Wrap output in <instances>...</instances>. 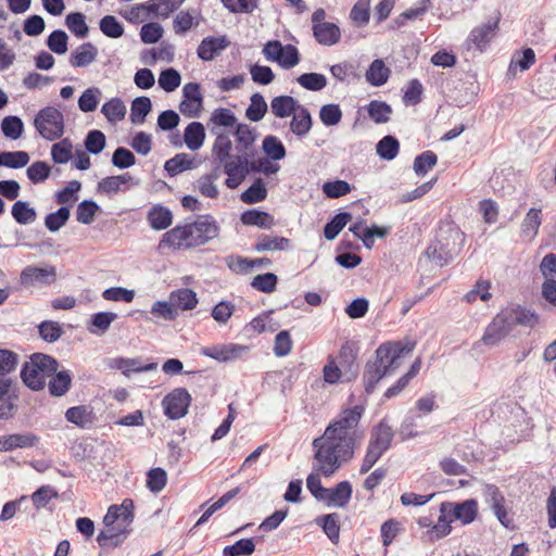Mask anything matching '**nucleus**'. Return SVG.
I'll use <instances>...</instances> for the list:
<instances>
[{
  "instance_id": "6ab92c4d",
  "label": "nucleus",
  "mask_w": 556,
  "mask_h": 556,
  "mask_svg": "<svg viewBox=\"0 0 556 556\" xmlns=\"http://www.w3.org/2000/svg\"><path fill=\"white\" fill-rule=\"evenodd\" d=\"M110 367L118 369L123 375L129 377L132 372H148L155 370L157 368V364L151 362L143 365L139 358L115 357L111 359Z\"/></svg>"
},
{
  "instance_id": "9d476101",
  "label": "nucleus",
  "mask_w": 556,
  "mask_h": 556,
  "mask_svg": "<svg viewBox=\"0 0 556 556\" xmlns=\"http://www.w3.org/2000/svg\"><path fill=\"white\" fill-rule=\"evenodd\" d=\"M462 232L458 229L450 228L448 237L444 238L443 233L439 235V238L429 244L425 254L433 261L438 266L443 267L448 264L455 253V241L459 240Z\"/></svg>"
},
{
  "instance_id": "0e129e2a",
  "label": "nucleus",
  "mask_w": 556,
  "mask_h": 556,
  "mask_svg": "<svg viewBox=\"0 0 556 556\" xmlns=\"http://www.w3.org/2000/svg\"><path fill=\"white\" fill-rule=\"evenodd\" d=\"M99 205L92 200H84L76 210V218L79 223L90 225L99 211Z\"/></svg>"
},
{
  "instance_id": "e433bc0d",
  "label": "nucleus",
  "mask_w": 556,
  "mask_h": 556,
  "mask_svg": "<svg viewBox=\"0 0 556 556\" xmlns=\"http://www.w3.org/2000/svg\"><path fill=\"white\" fill-rule=\"evenodd\" d=\"M193 167H195L194 161L187 153H178L164 164V169L170 177L177 176Z\"/></svg>"
},
{
  "instance_id": "c85d7f7f",
  "label": "nucleus",
  "mask_w": 556,
  "mask_h": 556,
  "mask_svg": "<svg viewBox=\"0 0 556 556\" xmlns=\"http://www.w3.org/2000/svg\"><path fill=\"white\" fill-rule=\"evenodd\" d=\"M301 104L291 96H278L271 99V113L278 118L291 116Z\"/></svg>"
},
{
  "instance_id": "39448f33",
  "label": "nucleus",
  "mask_w": 556,
  "mask_h": 556,
  "mask_svg": "<svg viewBox=\"0 0 556 556\" xmlns=\"http://www.w3.org/2000/svg\"><path fill=\"white\" fill-rule=\"evenodd\" d=\"M134 502L125 498L121 505H111L103 517L105 530L100 531L97 542L101 547L118 546L130 532L134 521Z\"/></svg>"
},
{
  "instance_id": "338daca9",
  "label": "nucleus",
  "mask_w": 556,
  "mask_h": 556,
  "mask_svg": "<svg viewBox=\"0 0 556 556\" xmlns=\"http://www.w3.org/2000/svg\"><path fill=\"white\" fill-rule=\"evenodd\" d=\"M181 83V77L175 68H166L159 76V85L166 92H173Z\"/></svg>"
},
{
  "instance_id": "7c9ffc66",
  "label": "nucleus",
  "mask_w": 556,
  "mask_h": 556,
  "mask_svg": "<svg viewBox=\"0 0 556 556\" xmlns=\"http://www.w3.org/2000/svg\"><path fill=\"white\" fill-rule=\"evenodd\" d=\"M541 224V208L531 207L521 223V236L528 240L534 239L538 235Z\"/></svg>"
},
{
  "instance_id": "a19ab883",
  "label": "nucleus",
  "mask_w": 556,
  "mask_h": 556,
  "mask_svg": "<svg viewBox=\"0 0 556 556\" xmlns=\"http://www.w3.org/2000/svg\"><path fill=\"white\" fill-rule=\"evenodd\" d=\"M232 149V142L227 135L219 134L212 147V155L214 162H219V165L224 164L232 156L230 155Z\"/></svg>"
},
{
  "instance_id": "052dcab7",
  "label": "nucleus",
  "mask_w": 556,
  "mask_h": 556,
  "mask_svg": "<svg viewBox=\"0 0 556 556\" xmlns=\"http://www.w3.org/2000/svg\"><path fill=\"white\" fill-rule=\"evenodd\" d=\"M1 130L7 138L18 139L24 130V124L17 116H7L2 119Z\"/></svg>"
},
{
  "instance_id": "603ef678",
  "label": "nucleus",
  "mask_w": 556,
  "mask_h": 556,
  "mask_svg": "<svg viewBox=\"0 0 556 556\" xmlns=\"http://www.w3.org/2000/svg\"><path fill=\"white\" fill-rule=\"evenodd\" d=\"M370 17V1L358 0L350 12V18L357 27H363L368 24Z\"/></svg>"
},
{
  "instance_id": "09e8293b",
  "label": "nucleus",
  "mask_w": 556,
  "mask_h": 556,
  "mask_svg": "<svg viewBox=\"0 0 556 556\" xmlns=\"http://www.w3.org/2000/svg\"><path fill=\"white\" fill-rule=\"evenodd\" d=\"M367 112L375 123L384 124L390 121L392 109L383 101L372 100L367 105Z\"/></svg>"
},
{
  "instance_id": "bb28decb",
  "label": "nucleus",
  "mask_w": 556,
  "mask_h": 556,
  "mask_svg": "<svg viewBox=\"0 0 556 556\" xmlns=\"http://www.w3.org/2000/svg\"><path fill=\"white\" fill-rule=\"evenodd\" d=\"M326 503L328 506L345 507L352 496V485L349 481H342L334 488L328 489Z\"/></svg>"
},
{
  "instance_id": "f8f14e48",
  "label": "nucleus",
  "mask_w": 556,
  "mask_h": 556,
  "mask_svg": "<svg viewBox=\"0 0 556 556\" xmlns=\"http://www.w3.org/2000/svg\"><path fill=\"white\" fill-rule=\"evenodd\" d=\"M249 159V155L239 154L222 164L224 173L228 176L225 185L229 189L238 188L250 174Z\"/></svg>"
},
{
  "instance_id": "bf43d9fd",
  "label": "nucleus",
  "mask_w": 556,
  "mask_h": 556,
  "mask_svg": "<svg viewBox=\"0 0 556 556\" xmlns=\"http://www.w3.org/2000/svg\"><path fill=\"white\" fill-rule=\"evenodd\" d=\"M70 208L61 206L56 212L50 213L45 217V225L51 232L60 230L70 218Z\"/></svg>"
},
{
  "instance_id": "8fccbe9b",
  "label": "nucleus",
  "mask_w": 556,
  "mask_h": 556,
  "mask_svg": "<svg viewBox=\"0 0 556 556\" xmlns=\"http://www.w3.org/2000/svg\"><path fill=\"white\" fill-rule=\"evenodd\" d=\"M250 101V105L245 111V116L251 122H258L265 116L268 110L267 103L265 102L264 97L258 92L252 94Z\"/></svg>"
},
{
  "instance_id": "9b49d317",
  "label": "nucleus",
  "mask_w": 556,
  "mask_h": 556,
  "mask_svg": "<svg viewBox=\"0 0 556 556\" xmlns=\"http://www.w3.org/2000/svg\"><path fill=\"white\" fill-rule=\"evenodd\" d=\"M191 403V395L185 388H177L169 392L162 401L164 414L172 420L185 417Z\"/></svg>"
},
{
  "instance_id": "4d7b16f0",
  "label": "nucleus",
  "mask_w": 556,
  "mask_h": 556,
  "mask_svg": "<svg viewBox=\"0 0 556 556\" xmlns=\"http://www.w3.org/2000/svg\"><path fill=\"white\" fill-rule=\"evenodd\" d=\"M255 551L253 539H241L235 544L224 547L223 556H250Z\"/></svg>"
},
{
  "instance_id": "a211bd4d",
  "label": "nucleus",
  "mask_w": 556,
  "mask_h": 556,
  "mask_svg": "<svg viewBox=\"0 0 556 556\" xmlns=\"http://www.w3.org/2000/svg\"><path fill=\"white\" fill-rule=\"evenodd\" d=\"M356 358L357 351L352 343L345 342L340 349L337 363L344 372L345 381H351L357 377Z\"/></svg>"
},
{
  "instance_id": "5701e85b",
  "label": "nucleus",
  "mask_w": 556,
  "mask_h": 556,
  "mask_svg": "<svg viewBox=\"0 0 556 556\" xmlns=\"http://www.w3.org/2000/svg\"><path fill=\"white\" fill-rule=\"evenodd\" d=\"M313 125L312 115L309 111L300 105L296 111L292 114L290 122L291 131L299 138H304L309 132Z\"/></svg>"
},
{
  "instance_id": "6e6d98bb",
  "label": "nucleus",
  "mask_w": 556,
  "mask_h": 556,
  "mask_svg": "<svg viewBox=\"0 0 556 556\" xmlns=\"http://www.w3.org/2000/svg\"><path fill=\"white\" fill-rule=\"evenodd\" d=\"M317 523L321 526L325 534L332 543H337L340 536V526L337 514H328L317 519Z\"/></svg>"
},
{
  "instance_id": "de8ad7c7",
  "label": "nucleus",
  "mask_w": 556,
  "mask_h": 556,
  "mask_svg": "<svg viewBox=\"0 0 556 556\" xmlns=\"http://www.w3.org/2000/svg\"><path fill=\"white\" fill-rule=\"evenodd\" d=\"M352 219L351 213L341 212L337 214L330 222L325 225L324 236L327 240H333L340 231Z\"/></svg>"
},
{
  "instance_id": "20e7f679",
  "label": "nucleus",
  "mask_w": 556,
  "mask_h": 556,
  "mask_svg": "<svg viewBox=\"0 0 556 556\" xmlns=\"http://www.w3.org/2000/svg\"><path fill=\"white\" fill-rule=\"evenodd\" d=\"M538 315L519 305H511L497 313L486 326L481 342L486 346L498 345L517 325L534 327Z\"/></svg>"
},
{
  "instance_id": "774afa93",
  "label": "nucleus",
  "mask_w": 556,
  "mask_h": 556,
  "mask_svg": "<svg viewBox=\"0 0 556 556\" xmlns=\"http://www.w3.org/2000/svg\"><path fill=\"white\" fill-rule=\"evenodd\" d=\"M68 36L62 29L53 30L47 38L48 48L56 53L64 54L67 51Z\"/></svg>"
},
{
  "instance_id": "4468645a",
  "label": "nucleus",
  "mask_w": 556,
  "mask_h": 556,
  "mask_svg": "<svg viewBox=\"0 0 556 556\" xmlns=\"http://www.w3.org/2000/svg\"><path fill=\"white\" fill-rule=\"evenodd\" d=\"M56 270L53 266L40 268L35 266H26L20 276L22 286L29 288L33 286H49L55 281Z\"/></svg>"
},
{
  "instance_id": "1a4fd4ad",
  "label": "nucleus",
  "mask_w": 556,
  "mask_h": 556,
  "mask_svg": "<svg viewBox=\"0 0 556 556\" xmlns=\"http://www.w3.org/2000/svg\"><path fill=\"white\" fill-rule=\"evenodd\" d=\"M34 125L40 136L49 141L58 140L64 134V116L54 106L41 109L35 116Z\"/></svg>"
},
{
  "instance_id": "79ce46f5",
  "label": "nucleus",
  "mask_w": 556,
  "mask_h": 556,
  "mask_svg": "<svg viewBox=\"0 0 556 556\" xmlns=\"http://www.w3.org/2000/svg\"><path fill=\"white\" fill-rule=\"evenodd\" d=\"M151 109V100L148 97L136 98L130 106V122L135 125L143 124Z\"/></svg>"
},
{
  "instance_id": "69168bd1",
  "label": "nucleus",
  "mask_w": 556,
  "mask_h": 556,
  "mask_svg": "<svg viewBox=\"0 0 556 556\" xmlns=\"http://www.w3.org/2000/svg\"><path fill=\"white\" fill-rule=\"evenodd\" d=\"M101 91L97 87L86 89L78 99L79 110L89 113L93 112L99 103V96Z\"/></svg>"
},
{
  "instance_id": "a878e982",
  "label": "nucleus",
  "mask_w": 556,
  "mask_h": 556,
  "mask_svg": "<svg viewBox=\"0 0 556 556\" xmlns=\"http://www.w3.org/2000/svg\"><path fill=\"white\" fill-rule=\"evenodd\" d=\"M147 219L152 229L164 230L172 225L173 214L168 207L156 204L148 211Z\"/></svg>"
},
{
  "instance_id": "c756f323",
  "label": "nucleus",
  "mask_w": 556,
  "mask_h": 556,
  "mask_svg": "<svg viewBox=\"0 0 556 556\" xmlns=\"http://www.w3.org/2000/svg\"><path fill=\"white\" fill-rule=\"evenodd\" d=\"M290 249V240L285 237L261 235L257 237L254 251H287Z\"/></svg>"
},
{
  "instance_id": "b1692460",
  "label": "nucleus",
  "mask_w": 556,
  "mask_h": 556,
  "mask_svg": "<svg viewBox=\"0 0 556 556\" xmlns=\"http://www.w3.org/2000/svg\"><path fill=\"white\" fill-rule=\"evenodd\" d=\"M313 35L318 43L328 47L338 43L341 38L339 26L330 22L313 27Z\"/></svg>"
},
{
  "instance_id": "412c9836",
  "label": "nucleus",
  "mask_w": 556,
  "mask_h": 556,
  "mask_svg": "<svg viewBox=\"0 0 556 556\" xmlns=\"http://www.w3.org/2000/svg\"><path fill=\"white\" fill-rule=\"evenodd\" d=\"M65 419L79 428H88L96 419L93 408L89 405L70 407L65 412Z\"/></svg>"
},
{
  "instance_id": "2f4dec72",
  "label": "nucleus",
  "mask_w": 556,
  "mask_h": 556,
  "mask_svg": "<svg viewBox=\"0 0 556 556\" xmlns=\"http://www.w3.org/2000/svg\"><path fill=\"white\" fill-rule=\"evenodd\" d=\"M117 318V314L113 312H99L91 316L87 329L90 333L96 336L104 334L111 324Z\"/></svg>"
},
{
  "instance_id": "f03ea898",
  "label": "nucleus",
  "mask_w": 556,
  "mask_h": 556,
  "mask_svg": "<svg viewBox=\"0 0 556 556\" xmlns=\"http://www.w3.org/2000/svg\"><path fill=\"white\" fill-rule=\"evenodd\" d=\"M333 430L325 431L312 442L314 450L312 468L328 478L333 476L343 464L350 462L356 446L332 435Z\"/></svg>"
},
{
  "instance_id": "f3484780",
  "label": "nucleus",
  "mask_w": 556,
  "mask_h": 556,
  "mask_svg": "<svg viewBox=\"0 0 556 556\" xmlns=\"http://www.w3.org/2000/svg\"><path fill=\"white\" fill-rule=\"evenodd\" d=\"M230 45L227 36L219 37L207 36L200 42L197 54L203 61H212L222 51L227 49Z\"/></svg>"
},
{
  "instance_id": "2eb2a0df",
  "label": "nucleus",
  "mask_w": 556,
  "mask_h": 556,
  "mask_svg": "<svg viewBox=\"0 0 556 556\" xmlns=\"http://www.w3.org/2000/svg\"><path fill=\"white\" fill-rule=\"evenodd\" d=\"M248 350V346L236 343L214 344L203 348L201 354L218 362H231L240 358Z\"/></svg>"
},
{
  "instance_id": "7ed1b4c3",
  "label": "nucleus",
  "mask_w": 556,
  "mask_h": 556,
  "mask_svg": "<svg viewBox=\"0 0 556 556\" xmlns=\"http://www.w3.org/2000/svg\"><path fill=\"white\" fill-rule=\"evenodd\" d=\"M414 345L406 346L401 342H388L379 345L375 358L365 366L363 382L367 394L375 391L377 383L386 376L391 375L400 366V359L412 352Z\"/></svg>"
},
{
  "instance_id": "ddd939ff",
  "label": "nucleus",
  "mask_w": 556,
  "mask_h": 556,
  "mask_svg": "<svg viewBox=\"0 0 556 556\" xmlns=\"http://www.w3.org/2000/svg\"><path fill=\"white\" fill-rule=\"evenodd\" d=\"M440 513L448 515L450 518L460 520L464 525L472 522L478 515V503L473 498L462 503L444 502L440 506Z\"/></svg>"
},
{
  "instance_id": "6e6552de",
  "label": "nucleus",
  "mask_w": 556,
  "mask_h": 556,
  "mask_svg": "<svg viewBox=\"0 0 556 556\" xmlns=\"http://www.w3.org/2000/svg\"><path fill=\"white\" fill-rule=\"evenodd\" d=\"M394 432L391 426L381 420L370 432L366 455L363 458L359 472H368L380 457L390 448Z\"/></svg>"
},
{
  "instance_id": "3c124183",
  "label": "nucleus",
  "mask_w": 556,
  "mask_h": 556,
  "mask_svg": "<svg viewBox=\"0 0 556 556\" xmlns=\"http://www.w3.org/2000/svg\"><path fill=\"white\" fill-rule=\"evenodd\" d=\"M29 162V154L25 151L1 152L0 166L22 168Z\"/></svg>"
},
{
  "instance_id": "a18cd8bd",
  "label": "nucleus",
  "mask_w": 556,
  "mask_h": 556,
  "mask_svg": "<svg viewBox=\"0 0 556 556\" xmlns=\"http://www.w3.org/2000/svg\"><path fill=\"white\" fill-rule=\"evenodd\" d=\"M267 189L262 178H256L254 182L241 193L240 199L245 204H254L265 200Z\"/></svg>"
},
{
  "instance_id": "680f3d73",
  "label": "nucleus",
  "mask_w": 556,
  "mask_h": 556,
  "mask_svg": "<svg viewBox=\"0 0 556 556\" xmlns=\"http://www.w3.org/2000/svg\"><path fill=\"white\" fill-rule=\"evenodd\" d=\"M40 338L49 343L58 341L63 334L61 325L56 321L45 320L38 326Z\"/></svg>"
},
{
  "instance_id": "ea45409f",
  "label": "nucleus",
  "mask_w": 556,
  "mask_h": 556,
  "mask_svg": "<svg viewBox=\"0 0 556 556\" xmlns=\"http://www.w3.org/2000/svg\"><path fill=\"white\" fill-rule=\"evenodd\" d=\"M50 378L48 388L50 394L53 396L64 395L72 386V376L68 370H56V372Z\"/></svg>"
},
{
  "instance_id": "5fc2aeb1",
  "label": "nucleus",
  "mask_w": 556,
  "mask_h": 556,
  "mask_svg": "<svg viewBox=\"0 0 556 556\" xmlns=\"http://www.w3.org/2000/svg\"><path fill=\"white\" fill-rule=\"evenodd\" d=\"M65 24L68 29L78 38H86L89 33L88 25L85 21V15L80 12L70 13L65 17Z\"/></svg>"
},
{
  "instance_id": "37998d69",
  "label": "nucleus",
  "mask_w": 556,
  "mask_h": 556,
  "mask_svg": "<svg viewBox=\"0 0 556 556\" xmlns=\"http://www.w3.org/2000/svg\"><path fill=\"white\" fill-rule=\"evenodd\" d=\"M15 222L20 225H28L36 220L37 213L26 201H16L11 210Z\"/></svg>"
},
{
  "instance_id": "c9c22d12",
  "label": "nucleus",
  "mask_w": 556,
  "mask_h": 556,
  "mask_svg": "<svg viewBox=\"0 0 556 556\" xmlns=\"http://www.w3.org/2000/svg\"><path fill=\"white\" fill-rule=\"evenodd\" d=\"M102 114L106 117L111 124H116L123 121L126 116V105L121 98H112L106 101L101 108Z\"/></svg>"
},
{
  "instance_id": "393cba45",
  "label": "nucleus",
  "mask_w": 556,
  "mask_h": 556,
  "mask_svg": "<svg viewBox=\"0 0 556 556\" xmlns=\"http://www.w3.org/2000/svg\"><path fill=\"white\" fill-rule=\"evenodd\" d=\"M11 380L0 377V418H12L17 408L15 397L10 394Z\"/></svg>"
},
{
  "instance_id": "dca6fc26",
  "label": "nucleus",
  "mask_w": 556,
  "mask_h": 556,
  "mask_svg": "<svg viewBox=\"0 0 556 556\" xmlns=\"http://www.w3.org/2000/svg\"><path fill=\"white\" fill-rule=\"evenodd\" d=\"M498 22L500 16H495L494 21H489L481 26L475 27L466 40L467 48L470 49L475 47L476 49L483 51L494 37Z\"/></svg>"
},
{
  "instance_id": "473e14b6",
  "label": "nucleus",
  "mask_w": 556,
  "mask_h": 556,
  "mask_svg": "<svg viewBox=\"0 0 556 556\" xmlns=\"http://www.w3.org/2000/svg\"><path fill=\"white\" fill-rule=\"evenodd\" d=\"M184 139L186 146L190 150H199L203 146L205 139L204 126L200 122L190 123L185 129Z\"/></svg>"
},
{
  "instance_id": "aec40b11",
  "label": "nucleus",
  "mask_w": 556,
  "mask_h": 556,
  "mask_svg": "<svg viewBox=\"0 0 556 556\" xmlns=\"http://www.w3.org/2000/svg\"><path fill=\"white\" fill-rule=\"evenodd\" d=\"M38 441L39 438L30 432L9 434L0 439V452L31 447L35 446Z\"/></svg>"
},
{
  "instance_id": "e2e57ef3",
  "label": "nucleus",
  "mask_w": 556,
  "mask_h": 556,
  "mask_svg": "<svg viewBox=\"0 0 556 556\" xmlns=\"http://www.w3.org/2000/svg\"><path fill=\"white\" fill-rule=\"evenodd\" d=\"M296 80L303 88L311 91H319L327 85L326 76L318 73L302 74Z\"/></svg>"
},
{
  "instance_id": "cd10ccee",
  "label": "nucleus",
  "mask_w": 556,
  "mask_h": 556,
  "mask_svg": "<svg viewBox=\"0 0 556 556\" xmlns=\"http://www.w3.org/2000/svg\"><path fill=\"white\" fill-rule=\"evenodd\" d=\"M98 49L91 42L80 45L70 56V64L74 67H86L94 62Z\"/></svg>"
},
{
  "instance_id": "0eeeda50",
  "label": "nucleus",
  "mask_w": 556,
  "mask_h": 556,
  "mask_svg": "<svg viewBox=\"0 0 556 556\" xmlns=\"http://www.w3.org/2000/svg\"><path fill=\"white\" fill-rule=\"evenodd\" d=\"M363 413V406L357 405L352 408H346L327 426L325 431L333 430V437L357 446L364 434L358 428Z\"/></svg>"
},
{
  "instance_id": "f257e3e1",
  "label": "nucleus",
  "mask_w": 556,
  "mask_h": 556,
  "mask_svg": "<svg viewBox=\"0 0 556 556\" xmlns=\"http://www.w3.org/2000/svg\"><path fill=\"white\" fill-rule=\"evenodd\" d=\"M219 233V226L211 215H200L185 225H177L166 231L159 243V249L190 250L207 243Z\"/></svg>"
},
{
  "instance_id": "4be33fe9",
  "label": "nucleus",
  "mask_w": 556,
  "mask_h": 556,
  "mask_svg": "<svg viewBox=\"0 0 556 556\" xmlns=\"http://www.w3.org/2000/svg\"><path fill=\"white\" fill-rule=\"evenodd\" d=\"M235 137L239 154L253 156L252 149L256 140L255 130L247 124H238Z\"/></svg>"
},
{
  "instance_id": "423d86ee",
  "label": "nucleus",
  "mask_w": 556,
  "mask_h": 556,
  "mask_svg": "<svg viewBox=\"0 0 556 556\" xmlns=\"http://www.w3.org/2000/svg\"><path fill=\"white\" fill-rule=\"evenodd\" d=\"M59 368L58 361L43 353H34L29 361L25 362L21 378L23 382L31 390L39 391L46 387L47 378L52 377Z\"/></svg>"
},
{
  "instance_id": "49530a36",
  "label": "nucleus",
  "mask_w": 556,
  "mask_h": 556,
  "mask_svg": "<svg viewBox=\"0 0 556 556\" xmlns=\"http://www.w3.org/2000/svg\"><path fill=\"white\" fill-rule=\"evenodd\" d=\"M400 149L399 140L393 136H384L376 146L377 154L387 161H392L396 157Z\"/></svg>"
},
{
  "instance_id": "f704fd0d",
  "label": "nucleus",
  "mask_w": 556,
  "mask_h": 556,
  "mask_svg": "<svg viewBox=\"0 0 556 556\" xmlns=\"http://www.w3.org/2000/svg\"><path fill=\"white\" fill-rule=\"evenodd\" d=\"M151 317H149L147 314L144 316L146 320L150 321H156V320H164V321H172L177 318V311L174 308L173 304L165 301H156L150 311Z\"/></svg>"
},
{
  "instance_id": "864d4df0",
  "label": "nucleus",
  "mask_w": 556,
  "mask_h": 556,
  "mask_svg": "<svg viewBox=\"0 0 556 556\" xmlns=\"http://www.w3.org/2000/svg\"><path fill=\"white\" fill-rule=\"evenodd\" d=\"M265 154L274 160L279 161L286 156V148L282 142L275 136H266L262 144Z\"/></svg>"
},
{
  "instance_id": "c03bdc74",
  "label": "nucleus",
  "mask_w": 556,
  "mask_h": 556,
  "mask_svg": "<svg viewBox=\"0 0 556 556\" xmlns=\"http://www.w3.org/2000/svg\"><path fill=\"white\" fill-rule=\"evenodd\" d=\"M389 68L382 60H375L366 72V79L372 86H382L389 78Z\"/></svg>"
},
{
  "instance_id": "4c0bfd02",
  "label": "nucleus",
  "mask_w": 556,
  "mask_h": 556,
  "mask_svg": "<svg viewBox=\"0 0 556 556\" xmlns=\"http://www.w3.org/2000/svg\"><path fill=\"white\" fill-rule=\"evenodd\" d=\"M169 300L173 306H177L185 311L192 309L198 304L197 293L188 288L173 291L169 295Z\"/></svg>"
},
{
  "instance_id": "72a5a7b5",
  "label": "nucleus",
  "mask_w": 556,
  "mask_h": 556,
  "mask_svg": "<svg viewBox=\"0 0 556 556\" xmlns=\"http://www.w3.org/2000/svg\"><path fill=\"white\" fill-rule=\"evenodd\" d=\"M185 0H149V13L166 20L169 15L178 10Z\"/></svg>"
},
{
  "instance_id": "58836bf2",
  "label": "nucleus",
  "mask_w": 556,
  "mask_h": 556,
  "mask_svg": "<svg viewBox=\"0 0 556 556\" xmlns=\"http://www.w3.org/2000/svg\"><path fill=\"white\" fill-rule=\"evenodd\" d=\"M241 222L248 226H257L269 229L274 225V217L267 212L258 210H248L241 215Z\"/></svg>"
},
{
  "instance_id": "13d9d810",
  "label": "nucleus",
  "mask_w": 556,
  "mask_h": 556,
  "mask_svg": "<svg viewBox=\"0 0 556 556\" xmlns=\"http://www.w3.org/2000/svg\"><path fill=\"white\" fill-rule=\"evenodd\" d=\"M99 28L109 38H119L124 34V26L113 15H105L100 20Z\"/></svg>"
}]
</instances>
